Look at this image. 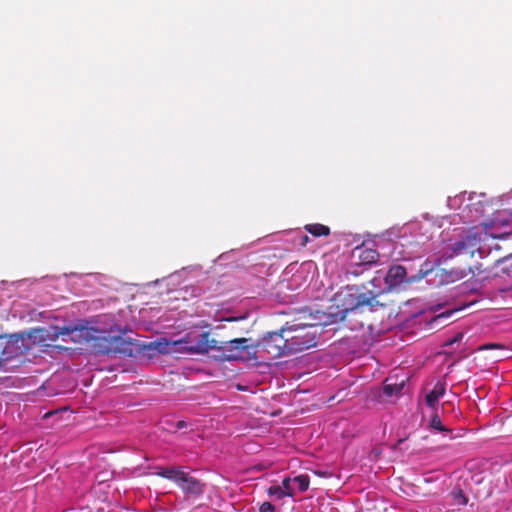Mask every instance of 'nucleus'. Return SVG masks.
<instances>
[{"label":"nucleus","mask_w":512,"mask_h":512,"mask_svg":"<svg viewBox=\"0 0 512 512\" xmlns=\"http://www.w3.org/2000/svg\"><path fill=\"white\" fill-rule=\"evenodd\" d=\"M98 331L91 327H55L54 338L67 335L70 341L74 343H89L95 341V347L101 354L121 353L125 350L122 348L126 341L117 336H97Z\"/></svg>","instance_id":"1"},{"label":"nucleus","mask_w":512,"mask_h":512,"mask_svg":"<svg viewBox=\"0 0 512 512\" xmlns=\"http://www.w3.org/2000/svg\"><path fill=\"white\" fill-rule=\"evenodd\" d=\"M155 469V475L173 481L189 497L198 498L206 490L204 482L185 472L181 466L156 467Z\"/></svg>","instance_id":"2"},{"label":"nucleus","mask_w":512,"mask_h":512,"mask_svg":"<svg viewBox=\"0 0 512 512\" xmlns=\"http://www.w3.org/2000/svg\"><path fill=\"white\" fill-rule=\"evenodd\" d=\"M374 302H376L375 296H367L366 294H358L354 295L348 292H339L333 298V303H335L337 312H330V314L336 319L342 321L345 319L346 314L349 311H353L357 308L363 306H374Z\"/></svg>","instance_id":"3"},{"label":"nucleus","mask_w":512,"mask_h":512,"mask_svg":"<svg viewBox=\"0 0 512 512\" xmlns=\"http://www.w3.org/2000/svg\"><path fill=\"white\" fill-rule=\"evenodd\" d=\"M311 327L312 325L308 324H295L283 327V332L286 333L285 337H287L291 354L316 346L317 340L315 334L307 331Z\"/></svg>","instance_id":"4"},{"label":"nucleus","mask_w":512,"mask_h":512,"mask_svg":"<svg viewBox=\"0 0 512 512\" xmlns=\"http://www.w3.org/2000/svg\"><path fill=\"white\" fill-rule=\"evenodd\" d=\"M285 335L286 333L283 332V328L279 331L268 332L260 342L253 346V348L262 347L272 359L291 354L288 340Z\"/></svg>","instance_id":"5"},{"label":"nucleus","mask_w":512,"mask_h":512,"mask_svg":"<svg viewBox=\"0 0 512 512\" xmlns=\"http://www.w3.org/2000/svg\"><path fill=\"white\" fill-rule=\"evenodd\" d=\"M481 240V235L475 228L469 229L464 236L450 245L451 256H474L480 250Z\"/></svg>","instance_id":"6"},{"label":"nucleus","mask_w":512,"mask_h":512,"mask_svg":"<svg viewBox=\"0 0 512 512\" xmlns=\"http://www.w3.org/2000/svg\"><path fill=\"white\" fill-rule=\"evenodd\" d=\"M249 338H236L228 341H219L217 351L222 352L225 360H238L242 359L243 352L246 349L253 348L255 344H250Z\"/></svg>","instance_id":"7"},{"label":"nucleus","mask_w":512,"mask_h":512,"mask_svg":"<svg viewBox=\"0 0 512 512\" xmlns=\"http://www.w3.org/2000/svg\"><path fill=\"white\" fill-rule=\"evenodd\" d=\"M219 341L211 337L210 332H202L195 336L192 345L188 348L193 353H208L210 350L218 349Z\"/></svg>","instance_id":"8"},{"label":"nucleus","mask_w":512,"mask_h":512,"mask_svg":"<svg viewBox=\"0 0 512 512\" xmlns=\"http://www.w3.org/2000/svg\"><path fill=\"white\" fill-rule=\"evenodd\" d=\"M0 339L2 340V343H1L2 350L0 351V368H1L5 365V363L7 361L15 358V356L20 351V347H18L15 342V335H12L10 337L1 336Z\"/></svg>","instance_id":"9"},{"label":"nucleus","mask_w":512,"mask_h":512,"mask_svg":"<svg viewBox=\"0 0 512 512\" xmlns=\"http://www.w3.org/2000/svg\"><path fill=\"white\" fill-rule=\"evenodd\" d=\"M379 256L378 251L365 245L356 247L352 253V257L357 259L358 265L375 264L379 260Z\"/></svg>","instance_id":"10"},{"label":"nucleus","mask_w":512,"mask_h":512,"mask_svg":"<svg viewBox=\"0 0 512 512\" xmlns=\"http://www.w3.org/2000/svg\"><path fill=\"white\" fill-rule=\"evenodd\" d=\"M406 278V269L402 265H393L389 268L385 282L389 287H396L402 284Z\"/></svg>","instance_id":"11"},{"label":"nucleus","mask_w":512,"mask_h":512,"mask_svg":"<svg viewBox=\"0 0 512 512\" xmlns=\"http://www.w3.org/2000/svg\"><path fill=\"white\" fill-rule=\"evenodd\" d=\"M29 338L33 343H37L41 346H49L47 341H56L58 338H54V331L51 332L46 328H34L29 332Z\"/></svg>","instance_id":"12"},{"label":"nucleus","mask_w":512,"mask_h":512,"mask_svg":"<svg viewBox=\"0 0 512 512\" xmlns=\"http://www.w3.org/2000/svg\"><path fill=\"white\" fill-rule=\"evenodd\" d=\"M446 384L438 381L434 388L426 395V403L429 407L434 408L439 398L445 394Z\"/></svg>","instance_id":"13"},{"label":"nucleus","mask_w":512,"mask_h":512,"mask_svg":"<svg viewBox=\"0 0 512 512\" xmlns=\"http://www.w3.org/2000/svg\"><path fill=\"white\" fill-rule=\"evenodd\" d=\"M178 344V342H170L166 339L156 340L149 344V348L157 351L161 354H168L174 350V347Z\"/></svg>","instance_id":"14"},{"label":"nucleus","mask_w":512,"mask_h":512,"mask_svg":"<svg viewBox=\"0 0 512 512\" xmlns=\"http://www.w3.org/2000/svg\"><path fill=\"white\" fill-rule=\"evenodd\" d=\"M304 228L314 237L328 236L330 234V228L320 223L307 224Z\"/></svg>","instance_id":"15"},{"label":"nucleus","mask_w":512,"mask_h":512,"mask_svg":"<svg viewBox=\"0 0 512 512\" xmlns=\"http://www.w3.org/2000/svg\"><path fill=\"white\" fill-rule=\"evenodd\" d=\"M300 492H305L309 488L310 478L306 474H301L293 478Z\"/></svg>","instance_id":"16"},{"label":"nucleus","mask_w":512,"mask_h":512,"mask_svg":"<svg viewBox=\"0 0 512 512\" xmlns=\"http://www.w3.org/2000/svg\"><path fill=\"white\" fill-rule=\"evenodd\" d=\"M404 388V383L401 384H385L383 387V393L387 397H391L394 394H398Z\"/></svg>","instance_id":"17"},{"label":"nucleus","mask_w":512,"mask_h":512,"mask_svg":"<svg viewBox=\"0 0 512 512\" xmlns=\"http://www.w3.org/2000/svg\"><path fill=\"white\" fill-rule=\"evenodd\" d=\"M267 495L273 499H283L284 497H287L286 494L281 489L280 485H272L266 490Z\"/></svg>","instance_id":"18"},{"label":"nucleus","mask_w":512,"mask_h":512,"mask_svg":"<svg viewBox=\"0 0 512 512\" xmlns=\"http://www.w3.org/2000/svg\"><path fill=\"white\" fill-rule=\"evenodd\" d=\"M430 427L434 430H437L439 432H451L450 429L446 428L442 422H441V419L439 417V415L437 413H435L432 418H431V421H430Z\"/></svg>","instance_id":"19"},{"label":"nucleus","mask_w":512,"mask_h":512,"mask_svg":"<svg viewBox=\"0 0 512 512\" xmlns=\"http://www.w3.org/2000/svg\"><path fill=\"white\" fill-rule=\"evenodd\" d=\"M293 479L286 477L282 481V485H280L283 492L286 494L287 497H292L294 495V489L291 485V482Z\"/></svg>","instance_id":"20"},{"label":"nucleus","mask_w":512,"mask_h":512,"mask_svg":"<svg viewBox=\"0 0 512 512\" xmlns=\"http://www.w3.org/2000/svg\"><path fill=\"white\" fill-rule=\"evenodd\" d=\"M452 498L454 499L455 503H458L460 505H466L468 502L467 497L463 493L462 490H457L451 493Z\"/></svg>","instance_id":"21"},{"label":"nucleus","mask_w":512,"mask_h":512,"mask_svg":"<svg viewBox=\"0 0 512 512\" xmlns=\"http://www.w3.org/2000/svg\"><path fill=\"white\" fill-rule=\"evenodd\" d=\"M464 337V334L462 332L456 333L453 337L447 339L444 343V346H451L454 343L460 342Z\"/></svg>","instance_id":"22"},{"label":"nucleus","mask_w":512,"mask_h":512,"mask_svg":"<svg viewBox=\"0 0 512 512\" xmlns=\"http://www.w3.org/2000/svg\"><path fill=\"white\" fill-rule=\"evenodd\" d=\"M275 506L271 502H263L260 505L259 512H274Z\"/></svg>","instance_id":"23"},{"label":"nucleus","mask_w":512,"mask_h":512,"mask_svg":"<svg viewBox=\"0 0 512 512\" xmlns=\"http://www.w3.org/2000/svg\"><path fill=\"white\" fill-rule=\"evenodd\" d=\"M469 270L473 275H475V274L480 275L481 273L486 271L485 269H482L481 264H476L474 267H471Z\"/></svg>","instance_id":"24"},{"label":"nucleus","mask_w":512,"mask_h":512,"mask_svg":"<svg viewBox=\"0 0 512 512\" xmlns=\"http://www.w3.org/2000/svg\"><path fill=\"white\" fill-rule=\"evenodd\" d=\"M309 242V237L307 235H302L299 239V243L301 246H306Z\"/></svg>","instance_id":"25"},{"label":"nucleus","mask_w":512,"mask_h":512,"mask_svg":"<svg viewBox=\"0 0 512 512\" xmlns=\"http://www.w3.org/2000/svg\"><path fill=\"white\" fill-rule=\"evenodd\" d=\"M431 271V268H426L425 270L421 269L420 270V275H419V279H422L423 277H425L429 272Z\"/></svg>","instance_id":"26"},{"label":"nucleus","mask_w":512,"mask_h":512,"mask_svg":"<svg viewBox=\"0 0 512 512\" xmlns=\"http://www.w3.org/2000/svg\"><path fill=\"white\" fill-rule=\"evenodd\" d=\"M186 426H187V424H186V422H185V421H183V420H180V421H178V422L176 423V428H177V429H183V428H185Z\"/></svg>","instance_id":"27"}]
</instances>
